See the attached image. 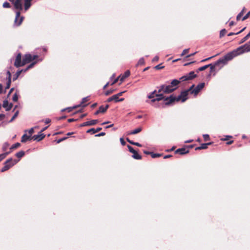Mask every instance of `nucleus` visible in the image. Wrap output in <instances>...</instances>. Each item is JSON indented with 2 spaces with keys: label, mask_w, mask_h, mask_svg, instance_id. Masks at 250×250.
Segmentation results:
<instances>
[{
  "label": "nucleus",
  "mask_w": 250,
  "mask_h": 250,
  "mask_svg": "<svg viewBox=\"0 0 250 250\" xmlns=\"http://www.w3.org/2000/svg\"><path fill=\"white\" fill-rule=\"evenodd\" d=\"M180 81L174 79L169 84H162L159 87H157L158 93L163 92L164 93L168 94L176 90L178 87V85L180 83Z\"/></svg>",
  "instance_id": "obj_1"
},
{
  "label": "nucleus",
  "mask_w": 250,
  "mask_h": 250,
  "mask_svg": "<svg viewBox=\"0 0 250 250\" xmlns=\"http://www.w3.org/2000/svg\"><path fill=\"white\" fill-rule=\"evenodd\" d=\"M240 53L238 50V48L233 50L231 52H230L227 54L226 55L224 56L223 58L219 59L216 62H215V65H219L220 63H222L223 64H226L227 63V62L231 60L234 57L240 55Z\"/></svg>",
  "instance_id": "obj_2"
},
{
  "label": "nucleus",
  "mask_w": 250,
  "mask_h": 250,
  "mask_svg": "<svg viewBox=\"0 0 250 250\" xmlns=\"http://www.w3.org/2000/svg\"><path fill=\"white\" fill-rule=\"evenodd\" d=\"M188 91L185 90L182 91L180 94L177 97L173 96V95H170V98H171V99L169 100V103H173L175 101L178 102L180 100H181L182 102H184L188 99Z\"/></svg>",
  "instance_id": "obj_3"
},
{
  "label": "nucleus",
  "mask_w": 250,
  "mask_h": 250,
  "mask_svg": "<svg viewBox=\"0 0 250 250\" xmlns=\"http://www.w3.org/2000/svg\"><path fill=\"white\" fill-rule=\"evenodd\" d=\"M18 161L13 160L12 158L7 159L4 163V166L1 169V172H3L8 170L10 167L14 166Z\"/></svg>",
  "instance_id": "obj_4"
},
{
  "label": "nucleus",
  "mask_w": 250,
  "mask_h": 250,
  "mask_svg": "<svg viewBox=\"0 0 250 250\" xmlns=\"http://www.w3.org/2000/svg\"><path fill=\"white\" fill-rule=\"evenodd\" d=\"M164 93L163 92L156 94L155 96L157 97L156 100L157 101L164 100L165 102V104L167 105L172 104V103H169V100L171 99V98H170V96L165 97L164 96Z\"/></svg>",
  "instance_id": "obj_5"
},
{
  "label": "nucleus",
  "mask_w": 250,
  "mask_h": 250,
  "mask_svg": "<svg viewBox=\"0 0 250 250\" xmlns=\"http://www.w3.org/2000/svg\"><path fill=\"white\" fill-rule=\"evenodd\" d=\"M14 66L17 68L23 66V60H21V54L20 53H18L16 56Z\"/></svg>",
  "instance_id": "obj_6"
},
{
  "label": "nucleus",
  "mask_w": 250,
  "mask_h": 250,
  "mask_svg": "<svg viewBox=\"0 0 250 250\" xmlns=\"http://www.w3.org/2000/svg\"><path fill=\"white\" fill-rule=\"evenodd\" d=\"M237 48L241 54L245 52H250V44L248 42Z\"/></svg>",
  "instance_id": "obj_7"
},
{
  "label": "nucleus",
  "mask_w": 250,
  "mask_h": 250,
  "mask_svg": "<svg viewBox=\"0 0 250 250\" xmlns=\"http://www.w3.org/2000/svg\"><path fill=\"white\" fill-rule=\"evenodd\" d=\"M217 66V65H215V62L214 64L210 63L207 65H205L203 66L199 67L197 70V72H198L199 71H201L205 70L208 67H210V71H213L215 70V68Z\"/></svg>",
  "instance_id": "obj_8"
},
{
  "label": "nucleus",
  "mask_w": 250,
  "mask_h": 250,
  "mask_svg": "<svg viewBox=\"0 0 250 250\" xmlns=\"http://www.w3.org/2000/svg\"><path fill=\"white\" fill-rule=\"evenodd\" d=\"M10 2H11L14 6V7L16 9L18 10H22V0H9Z\"/></svg>",
  "instance_id": "obj_9"
},
{
  "label": "nucleus",
  "mask_w": 250,
  "mask_h": 250,
  "mask_svg": "<svg viewBox=\"0 0 250 250\" xmlns=\"http://www.w3.org/2000/svg\"><path fill=\"white\" fill-rule=\"evenodd\" d=\"M127 147L129 152L133 153L132 157L136 160H140L142 158V157L140 155H139L138 152L135 150L133 148L130 146L128 145Z\"/></svg>",
  "instance_id": "obj_10"
},
{
  "label": "nucleus",
  "mask_w": 250,
  "mask_h": 250,
  "mask_svg": "<svg viewBox=\"0 0 250 250\" xmlns=\"http://www.w3.org/2000/svg\"><path fill=\"white\" fill-rule=\"evenodd\" d=\"M20 12H16V17L14 21V24L16 26H19L23 20V17H20Z\"/></svg>",
  "instance_id": "obj_11"
},
{
  "label": "nucleus",
  "mask_w": 250,
  "mask_h": 250,
  "mask_svg": "<svg viewBox=\"0 0 250 250\" xmlns=\"http://www.w3.org/2000/svg\"><path fill=\"white\" fill-rule=\"evenodd\" d=\"M205 83H201L198 84L196 87L192 91L193 94L196 96L198 93L204 87Z\"/></svg>",
  "instance_id": "obj_12"
},
{
  "label": "nucleus",
  "mask_w": 250,
  "mask_h": 250,
  "mask_svg": "<svg viewBox=\"0 0 250 250\" xmlns=\"http://www.w3.org/2000/svg\"><path fill=\"white\" fill-rule=\"evenodd\" d=\"M32 55L30 54H26L23 58V65L32 61Z\"/></svg>",
  "instance_id": "obj_13"
},
{
  "label": "nucleus",
  "mask_w": 250,
  "mask_h": 250,
  "mask_svg": "<svg viewBox=\"0 0 250 250\" xmlns=\"http://www.w3.org/2000/svg\"><path fill=\"white\" fill-rule=\"evenodd\" d=\"M45 135L42 133V131H40L38 134L34 135L32 138L34 139V140H36L39 142L43 139Z\"/></svg>",
  "instance_id": "obj_14"
},
{
  "label": "nucleus",
  "mask_w": 250,
  "mask_h": 250,
  "mask_svg": "<svg viewBox=\"0 0 250 250\" xmlns=\"http://www.w3.org/2000/svg\"><path fill=\"white\" fill-rule=\"evenodd\" d=\"M98 123V120H91L90 121H87V122L83 123L82 124H81L80 125V126L82 127V126H88V125H93L96 124Z\"/></svg>",
  "instance_id": "obj_15"
},
{
  "label": "nucleus",
  "mask_w": 250,
  "mask_h": 250,
  "mask_svg": "<svg viewBox=\"0 0 250 250\" xmlns=\"http://www.w3.org/2000/svg\"><path fill=\"white\" fill-rule=\"evenodd\" d=\"M124 98H121L120 99H118L117 96H116V95L115 94V95H114L112 96L109 97V98H108L106 100V102L109 103V102H111V101H114L115 102H118L123 101H124Z\"/></svg>",
  "instance_id": "obj_16"
},
{
  "label": "nucleus",
  "mask_w": 250,
  "mask_h": 250,
  "mask_svg": "<svg viewBox=\"0 0 250 250\" xmlns=\"http://www.w3.org/2000/svg\"><path fill=\"white\" fill-rule=\"evenodd\" d=\"M12 104L11 103H9L8 101H7V100H4L3 101V107L4 108H5L6 110V111H9L10 110L12 107Z\"/></svg>",
  "instance_id": "obj_17"
},
{
  "label": "nucleus",
  "mask_w": 250,
  "mask_h": 250,
  "mask_svg": "<svg viewBox=\"0 0 250 250\" xmlns=\"http://www.w3.org/2000/svg\"><path fill=\"white\" fill-rule=\"evenodd\" d=\"M188 152H189V150L185 148H179V149H177L175 151L176 153H179L180 154H181V155H184V154H187V153H188Z\"/></svg>",
  "instance_id": "obj_18"
},
{
  "label": "nucleus",
  "mask_w": 250,
  "mask_h": 250,
  "mask_svg": "<svg viewBox=\"0 0 250 250\" xmlns=\"http://www.w3.org/2000/svg\"><path fill=\"white\" fill-rule=\"evenodd\" d=\"M32 0H24V10L27 11L31 6V1Z\"/></svg>",
  "instance_id": "obj_19"
},
{
  "label": "nucleus",
  "mask_w": 250,
  "mask_h": 250,
  "mask_svg": "<svg viewBox=\"0 0 250 250\" xmlns=\"http://www.w3.org/2000/svg\"><path fill=\"white\" fill-rule=\"evenodd\" d=\"M80 106V104L77 105H74V106H73L72 107H68L62 109L61 110V111L62 112H64V111H67L68 112H71L72 111L73 109H76L77 107H79Z\"/></svg>",
  "instance_id": "obj_20"
},
{
  "label": "nucleus",
  "mask_w": 250,
  "mask_h": 250,
  "mask_svg": "<svg viewBox=\"0 0 250 250\" xmlns=\"http://www.w3.org/2000/svg\"><path fill=\"white\" fill-rule=\"evenodd\" d=\"M130 71L129 70H126L123 76H120V81L121 82H123L126 78L128 77L130 75Z\"/></svg>",
  "instance_id": "obj_21"
},
{
  "label": "nucleus",
  "mask_w": 250,
  "mask_h": 250,
  "mask_svg": "<svg viewBox=\"0 0 250 250\" xmlns=\"http://www.w3.org/2000/svg\"><path fill=\"white\" fill-rule=\"evenodd\" d=\"M211 144V143L202 144L200 146L196 147L195 150H197L206 149L208 147V146L210 145Z\"/></svg>",
  "instance_id": "obj_22"
},
{
  "label": "nucleus",
  "mask_w": 250,
  "mask_h": 250,
  "mask_svg": "<svg viewBox=\"0 0 250 250\" xmlns=\"http://www.w3.org/2000/svg\"><path fill=\"white\" fill-rule=\"evenodd\" d=\"M43 60V58H40L38 59L36 61H35L33 62L32 63H31L29 65H28L27 69H29L31 68H32L38 62H42Z\"/></svg>",
  "instance_id": "obj_23"
},
{
  "label": "nucleus",
  "mask_w": 250,
  "mask_h": 250,
  "mask_svg": "<svg viewBox=\"0 0 250 250\" xmlns=\"http://www.w3.org/2000/svg\"><path fill=\"white\" fill-rule=\"evenodd\" d=\"M102 129V128L101 127H98L96 128V129H95L94 128H90V129L87 130L86 132L87 133H91L92 134H95V133L101 130Z\"/></svg>",
  "instance_id": "obj_24"
},
{
  "label": "nucleus",
  "mask_w": 250,
  "mask_h": 250,
  "mask_svg": "<svg viewBox=\"0 0 250 250\" xmlns=\"http://www.w3.org/2000/svg\"><path fill=\"white\" fill-rule=\"evenodd\" d=\"M141 130H142V128L141 127H138V128L134 129L133 130L128 132L127 133V134L128 135L135 134L139 133L141 131Z\"/></svg>",
  "instance_id": "obj_25"
},
{
  "label": "nucleus",
  "mask_w": 250,
  "mask_h": 250,
  "mask_svg": "<svg viewBox=\"0 0 250 250\" xmlns=\"http://www.w3.org/2000/svg\"><path fill=\"white\" fill-rule=\"evenodd\" d=\"M109 107V105L106 104L105 106L101 105L99 107V109L100 113H104Z\"/></svg>",
  "instance_id": "obj_26"
},
{
  "label": "nucleus",
  "mask_w": 250,
  "mask_h": 250,
  "mask_svg": "<svg viewBox=\"0 0 250 250\" xmlns=\"http://www.w3.org/2000/svg\"><path fill=\"white\" fill-rule=\"evenodd\" d=\"M22 72V70H18L17 71V72L15 73V75H14L13 77V81H16L20 76Z\"/></svg>",
  "instance_id": "obj_27"
},
{
  "label": "nucleus",
  "mask_w": 250,
  "mask_h": 250,
  "mask_svg": "<svg viewBox=\"0 0 250 250\" xmlns=\"http://www.w3.org/2000/svg\"><path fill=\"white\" fill-rule=\"evenodd\" d=\"M30 138V136H28L26 134H24L22 135L21 139V142L22 143L26 142Z\"/></svg>",
  "instance_id": "obj_28"
},
{
  "label": "nucleus",
  "mask_w": 250,
  "mask_h": 250,
  "mask_svg": "<svg viewBox=\"0 0 250 250\" xmlns=\"http://www.w3.org/2000/svg\"><path fill=\"white\" fill-rule=\"evenodd\" d=\"M25 154V152L23 150H21L19 152H18V153H17L15 155L16 157H17L18 158H21V157H22Z\"/></svg>",
  "instance_id": "obj_29"
},
{
  "label": "nucleus",
  "mask_w": 250,
  "mask_h": 250,
  "mask_svg": "<svg viewBox=\"0 0 250 250\" xmlns=\"http://www.w3.org/2000/svg\"><path fill=\"white\" fill-rule=\"evenodd\" d=\"M190 80L189 76H188V74L186 75H184L182 77H181L180 78V81H188V80Z\"/></svg>",
  "instance_id": "obj_30"
},
{
  "label": "nucleus",
  "mask_w": 250,
  "mask_h": 250,
  "mask_svg": "<svg viewBox=\"0 0 250 250\" xmlns=\"http://www.w3.org/2000/svg\"><path fill=\"white\" fill-rule=\"evenodd\" d=\"M10 153V152H6L5 153L0 154V162L4 159Z\"/></svg>",
  "instance_id": "obj_31"
},
{
  "label": "nucleus",
  "mask_w": 250,
  "mask_h": 250,
  "mask_svg": "<svg viewBox=\"0 0 250 250\" xmlns=\"http://www.w3.org/2000/svg\"><path fill=\"white\" fill-rule=\"evenodd\" d=\"M250 37V32L245 37H244L240 42V43H242L246 41Z\"/></svg>",
  "instance_id": "obj_32"
},
{
  "label": "nucleus",
  "mask_w": 250,
  "mask_h": 250,
  "mask_svg": "<svg viewBox=\"0 0 250 250\" xmlns=\"http://www.w3.org/2000/svg\"><path fill=\"white\" fill-rule=\"evenodd\" d=\"M245 8H243V9H242V10L239 13V14L236 17V20L237 21H239L240 20L241 17H242V16L244 14V12L245 11Z\"/></svg>",
  "instance_id": "obj_33"
},
{
  "label": "nucleus",
  "mask_w": 250,
  "mask_h": 250,
  "mask_svg": "<svg viewBox=\"0 0 250 250\" xmlns=\"http://www.w3.org/2000/svg\"><path fill=\"white\" fill-rule=\"evenodd\" d=\"M157 91L156 90H154L153 92H152L151 93H150L148 96L147 97L148 99H152L154 97L156 94Z\"/></svg>",
  "instance_id": "obj_34"
},
{
  "label": "nucleus",
  "mask_w": 250,
  "mask_h": 250,
  "mask_svg": "<svg viewBox=\"0 0 250 250\" xmlns=\"http://www.w3.org/2000/svg\"><path fill=\"white\" fill-rule=\"evenodd\" d=\"M190 80L196 77V75L194 74V71H191L188 74Z\"/></svg>",
  "instance_id": "obj_35"
},
{
  "label": "nucleus",
  "mask_w": 250,
  "mask_h": 250,
  "mask_svg": "<svg viewBox=\"0 0 250 250\" xmlns=\"http://www.w3.org/2000/svg\"><path fill=\"white\" fill-rule=\"evenodd\" d=\"M145 64V60L144 59V58H141L138 62V63L137 64V66H138V65H143Z\"/></svg>",
  "instance_id": "obj_36"
},
{
  "label": "nucleus",
  "mask_w": 250,
  "mask_h": 250,
  "mask_svg": "<svg viewBox=\"0 0 250 250\" xmlns=\"http://www.w3.org/2000/svg\"><path fill=\"white\" fill-rule=\"evenodd\" d=\"M9 146V144L7 142L4 143L2 147V149L3 151H5L7 149V148Z\"/></svg>",
  "instance_id": "obj_37"
},
{
  "label": "nucleus",
  "mask_w": 250,
  "mask_h": 250,
  "mask_svg": "<svg viewBox=\"0 0 250 250\" xmlns=\"http://www.w3.org/2000/svg\"><path fill=\"white\" fill-rule=\"evenodd\" d=\"M21 146V144L20 143H15V144L13 145L11 147H10V149H15L18 147H19L20 146Z\"/></svg>",
  "instance_id": "obj_38"
},
{
  "label": "nucleus",
  "mask_w": 250,
  "mask_h": 250,
  "mask_svg": "<svg viewBox=\"0 0 250 250\" xmlns=\"http://www.w3.org/2000/svg\"><path fill=\"white\" fill-rule=\"evenodd\" d=\"M161 155H162V154H159V153H154L153 152L151 153V156L153 158H155L159 157Z\"/></svg>",
  "instance_id": "obj_39"
},
{
  "label": "nucleus",
  "mask_w": 250,
  "mask_h": 250,
  "mask_svg": "<svg viewBox=\"0 0 250 250\" xmlns=\"http://www.w3.org/2000/svg\"><path fill=\"white\" fill-rule=\"evenodd\" d=\"M226 33L227 31L225 29H222L220 32V37L222 38L223 37Z\"/></svg>",
  "instance_id": "obj_40"
},
{
  "label": "nucleus",
  "mask_w": 250,
  "mask_h": 250,
  "mask_svg": "<svg viewBox=\"0 0 250 250\" xmlns=\"http://www.w3.org/2000/svg\"><path fill=\"white\" fill-rule=\"evenodd\" d=\"M89 100V97H84L83 98L82 100V102H81L80 103V106L81 105H83V104H84V103L86 102L87 101H88Z\"/></svg>",
  "instance_id": "obj_41"
},
{
  "label": "nucleus",
  "mask_w": 250,
  "mask_h": 250,
  "mask_svg": "<svg viewBox=\"0 0 250 250\" xmlns=\"http://www.w3.org/2000/svg\"><path fill=\"white\" fill-rule=\"evenodd\" d=\"M18 98L19 97L18 94L17 93H15L12 97V100L14 102H17L18 100Z\"/></svg>",
  "instance_id": "obj_42"
},
{
  "label": "nucleus",
  "mask_w": 250,
  "mask_h": 250,
  "mask_svg": "<svg viewBox=\"0 0 250 250\" xmlns=\"http://www.w3.org/2000/svg\"><path fill=\"white\" fill-rule=\"evenodd\" d=\"M19 114V111H17L14 115H13V116L12 117V118L11 119V120H10L9 122H12V121H14V120L18 116Z\"/></svg>",
  "instance_id": "obj_43"
},
{
  "label": "nucleus",
  "mask_w": 250,
  "mask_h": 250,
  "mask_svg": "<svg viewBox=\"0 0 250 250\" xmlns=\"http://www.w3.org/2000/svg\"><path fill=\"white\" fill-rule=\"evenodd\" d=\"M194 86V84H192L188 89L186 90L188 91V93L189 92L190 94H193V93H192V91L193 90V89L195 88Z\"/></svg>",
  "instance_id": "obj_44"
},
{
  "label": "nucleus",
  "mask_w": 250,
  "mask_h": 250,
  "mask_svg": "<svg viewBox=\"0 0 250 250\" xmlns=\"http://www.w3.org/2000/svg\"><path fill=\"white\" fill-rule=\"evenodd\" d=\"M7 80V82L6 83V86L5 87V88L8 89L10 87V85L11 82V80Z\"/></svg>",
  "instance_id": "obj_45"
},
{
  "label": "nucleus",
  "mask_w": 250,
  "mask_h": 250,
  "mask_svg": "<svg viewBox=\"0 0 250 250\" xmlns=\"http://www.w3.org/2000/svg\"><path fill=\"white\" fill-rule=\"evenodd\" d=\"M203 137L205 141H208L209 140V136L208 134H203Z\"/></svg>",
  "instance_id": "obj_46"
},
{
  "label": "nucleus",
  "mask_w": 250,
  "mask_h": 250,
  "mask_svg": "<svg viewBox=\"0 0 250 250\" xmlns=\"http://www.w3.org/2000/svg\"><path fill=\"white\" fill-rule=\"evenodd\" d=\"M4 8H9L10 7V4L8 2H5L3 4Z\"/></svg>",
  "instance_id": "obj_47"
},
{
  "label": "nucleus",
  "mask_w": 250,
  "mask_h": 250,
  "mask_svg": "<svg viewBox=\"0 0 250 250\" xmlns=\"http://www.w3.org/2000/svg\"><path fill=\"white\" fill-rule=\"evenodd\" d=\"M189 51V49H184L182 54H181V56H183L184 55H185L186 53H187Z\"/></svg>",
  "instance_id": "obj_48"
},
{
  "label": "nucleus",
  "mask_w": 250,
  "mask_h": 250,
  "mask_svg": "<svg viewBox=\"0 0 250 250\" xmlns=\"http://www.w3.org/2000/svg\"><path fill=\"white\" fill-rule=\"evenodd\" d=\"M113 91H114V90H112V89L108 90L105 92V95L106 96H107V95L110 94L111 93H113Z\"/></svg>",
  "instance_id": "obj_49"
},
{
  "label": "nucleus",
  "mask_w": 250,
  "mask_h": 250,
  "mask_svg": "<svg viewBox=\"0 0 250 250\" xmlns=\"http://www.w3.org/2000/svg\"><path fill=\"white\" fill-rule=\"evenodd\" d=\"M250 15V11H249L243 18H242V21H244L248 18Z\"/></svg>",
  "instance_id": "obj_50"
},
{
  "label": "nucleus",
  "mask_w": 250,
  "mask_h": 250,
  "mask_svg": "<svg viewBox=\"0 0 250 250\" xmlns=\"http://www.w3.org/2000/svg\"><path fill=\"white\" fill-rule=\"evenodd\" d=\"M7 80H11V73L9 71H7Z\"/></svg>",
  "instance_id": "obj_51"
},
{
  "label": "nucleus",
  "mask_w": 250,
  "mask_h": 250,
  "mask_svg": "<svg viewBox=\"0 0 250 250\" xmlns=\"http://www.w3.org/2000/svg\"><path fill=\"white\" fill-rule=\"evenodd\" d=\"M66 138H67V137H63V138H61L57 141V143L59 144V143H61V142H62V141L66 139Z\"/></svg>",
  "instance_id": "obj_52"
},
{
  "label": "nucleus",
  "mask_w": 250,
  "mask_h": 250,
  "mask_svg": "<svg viewBox=\"0 0 250 250\" xmlns=\"http://www.w3.org/2000/svg\"><path fill=\"white\" fill-rule=\"evenodd\" d=\"M159 60V57L158 56H155L152 60V62H157Z\"/></svg>",
  "instance_id": "obj_53"
},
{
  "label": "nucleus",
  "mask_w": 250,
  "mask_h": 250,
  "mask_svg": "<svg viewBox=\"0 0 250 250\" xmlns=\"http://www.w3.org/2000/svg\"><path fill=\"white\" fill-rule=\"evenodd\" d=\"M120 76H119L118 77H117V78H116V79L114 80V81L111 83V85H113V84H114L115 83H116L118 82V80L120 79Z\"/></svg>",
  "instance_id": "obj_54"
},
{
  "label": "nucleus",
  "mask_w": 250,
  "mask_h": 250,
  "mask_svg": "<svg viewBox=\"0 0 250 250\" xmlns=\"http://www.w3.org/2000/svg\"><path fill=\"white\" fill-rule=\"evenodd\" d=\"M105 133L104 132H101L98 134L95 135L96 137H100L105 135Z\"/></svg>",
  "instance_id": "obj_55"
},
{
  "label": "nucleus",
  "mask_w": 250,
  "mask_h": 250,
  "mask_svg": "<svg viewBox=\"0 0 250 250\" xmlns=\"http://www.w3.org/2000/svg\"><path fill=\"white\" fill-rule=\"evenodd\" d=\"M125 92V91L119 92L118 94H116V96H117V97H118V99H119V97L123 95V94Z\"/></svg>",
  "instance_id": "obj_56"
},
{
  "label": "nucleus",
  "mask_w": 250,
  "mask_h": 250,
  "mask_svg": "<svg viewBox=\"0 0 250 250\" xmlns=\"http://www.w3.org/2000/svg\"><path fill=\"white\" fill-rule=\"evenodd\" d=\"M32 61H33V60H35L37 59L38 58V55H32Z\"/></svg>",
  "instance_id": "obj_57"
},
{
  "label": "nucleus",
  "mask_w": 250,
  "mask_h": 250,
  "mask_svg": "<svg viewBox=\"0 0 250 250\" xmlns=\"http://www.w3.org/2000/svg\"><path fill=\"white\" fill-rule=\"evenodd\" d=\"M120 142H121V144L123 146H125V142L123 138H120Z\"/></svg>",
  "instance_id": "obj_58"
},
{
  "label": "nucleus",
  "mask_w": 250,
  "mask_h": 250,
  "mask_svg": "<svg viewBox=\"0 0 250 250\" xmlns=\"http://www.w3.org/2000/svg\"><path fill=\"white\" fill-rule=\"evenodd\" d=\"M214 56H211V57H209V58H206V59H204V60H202L201 62H206V61H208V60H210V59L212 58H213V57H214Z\"/></svg>",
  "instance_id": "obj_59"
},
{
  "label": "nucleus",
  "mask_w": 250,
  "mask_h": 250,
  "mask_svg": "<svg viewBox=\"0 0 250 250\" xmlns=\"http://www.w3.org/2000/svg\"><path fill=\"white\" fill-rule=\"evenodd\" d=\"M132 145L138 146L139 147L142 146V145L137 142H135L134 143H132Z\"/></svg>",
  "instance_id": "obj_60"
},
{
  "label": "nucleus",
  "mask_w": 250,
  "mask_h": 250,
  "mask_svg": "<svg viewBox=\"0 0 250 250\" xmlns=\"http://www.w3.org/2000/svg\"><path fill=\"white\" fill-rule=\"evenodd\" d=\"M232 137L231 136H229V135H227L226 136V138L225 139H222V140H223V141H226L229 138H231Z\"/></svg>",
  "instance_id": "obj_61"
},
{
  "label": "nucleus",
  "mask_w": 250,
  "mask_h": 250,
  "mask_svg": "<svg viewBox=\"0 0 250 250\" xmlns=\"http://www.w3.org/2000/svg\"><path fill=\"white\" fill-rule=\"evenodd\" d=\"M162 68H163V66H162L161 64H158L155 66V68L157 69H160Z\"/></svg>",
  "instance_id": "obj_62"
},
{
  "label": "nucleus",
  "mask_w": 250,
  "mask_h": 250,
  "mask_svg": "<svg viewBox=\"0 0 250 250\" xmlns=\"http://www.w3.org/2000/svg\"><path fill=\"white\" fill-rule=\"evenodd\" d=\"M28 132L31 135L34 132V128H30L29 130H28Z\"/></svg>",
  "instance_id": "obj_63"
},
{
  "label": "nucleus",
  "mask_w": 250,
  "mask_h": 250,
  "mask_svg": "<svg viewBox=\"0 0 250 250\" xmlns=\"http://www.w3.org/2000/svg\"><path fill=\"white\" fill-rule=\"evenodd\" d=\"M196 53V52H194V53H191V54H189V55H187L186 57L187 58H189V57H191V56H194Z\"/></svg>",
  "instance_id": "obj_64"
}]
</instances>
